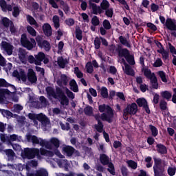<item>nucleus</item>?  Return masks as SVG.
Listing matches in <instances>:
<instances>
[{"label": "nucleus", "mask_w": 176, "mask_h": 176, "mask_svg": "<svg viewBox=\"0 0 176 176\" xmlns=\"http://www.w3.org/2000/svg\"><path fill=\"white\" fill-rule=\"evenodd\" d=\"M12 76L19 79V80H22V82H27L28 79V82L32 85L36 83L38 80L36 74L32 69H29L27 75H25L24 70L19 68L18 70H14L13 72Z\"/></svg>", "instance_id": "obj_1"}, {"label": "nucleus", "mask_w": 176, "mask_h": 176, "mask_svg": "<svg viewBox=\"0 0 176 176\" xmlns=\"http://www.w3.org/2000/svg\"><path fill=\"white\" fill-rule=\"evenodd\" d=\"M54 153L53 151H46L44 148H26L25 150V156L27 159H34L37 157V159H41V156H53Z\"/></svg>", "instance_id": "obj_2"}, {"label": "nucleus", "mask_w": 176, "mask_h": 176, "mask_svg": "<svg viewBox=\"0 0 176 176\" xmlns=\"http://www.w3.org/2000/svg\"><path fill=\"white\" fill-rule=\"evenodd\" d=\"M154 166L153 167L155 176H160L167 168L168 161L162 160L156 156H153Z\"/></svg>", "instance_id": "obj_3"}, {"label": "nucleus", "mask_w": 176, "mask_h": 176, "mask_svg": "<svg viewBox=\"0 0 176 176\" xmlns=\"http://www.w3.org/2000/svg\"><path fill=\"white\" fill-rule=\"evenodd\" d=\"M47 149H51L54 151L58 157L63 158L64 156L61 155L60 151H57L60 148V140L57 138H52L49 142L45 141V144L44 145Z\"/></svg>", "instance_id": "obj_4"}, {"label": "nucleus", "mask_w": 176, "mask_h": 176, "mask_svg": "<svg viewBox=\"0 0 176 176\" xmlns=\"http://www.w3.org/2000/svg\"><path fill=\"white\" fill-rule=\"evenodd\" d=\"M9 83L5 79L0 78V87H8ZM10 91L8 89H0V102H3L7 97L10 96Z\"/></svg>", "instance_id": "obj_5"}, {"label": "nucleus", "mask_w": 176, "mask_h": 176, "mask_svg": "<svg viewBox=\"0 0 176 176\" xmlns=\"http://www.w3.org/2000/svg\"><path fill=\"white\" fill-rule=\"evenodd\" d=\"M21 43L22 46L28 49V50H32V49L36 46V42L35 41V39L30 38V41L25 34H22L21 38Z\"/></svg>", "instance_id": "obj_6"}, {"label": "nucleus", "mask_w": 176, "mask_h": 176, "mask_svg": "<svg viewBox=\"0 0 176 176\" xmlns=\"http://www.w3.org/2000/svg\"><path fill=\"white\" fill-rule=\"evenodd\" d=\"M138 111L137 104L132 103L127 105L126 108L123 110V116L125 120L129 119V115H135Z\"/></svg>", "instance_id": "obj_7"}, {"label": "nucleus", "mask_w": 176, "mask_h": 176, "mask_svg": "<svg viewBox=\"0 0 176 176\" xmlns=\"http://www.w3.org/2000/svg\"><path fill=\"white\" fill-rule=\"evenodd\" d=\"M36 41L38 47H41V49H44L45 52H49V50H50L52 47L50 43L46 40L43 41L42 36H37L36 37Z\"/></svg>", "instance_id": "obj_8"}, {"label": "nucleus", "mask_w": 176, "mask_h": 176, "mask_svg": "<svg viewBox=\"0 0 176 176\" xmlns=\"http://www.w3.org/2000/svg\"><path fill=\"white\" fill-rule=\"evenodd\" d=\"M100 120L108 122V123H111L112 120H113V110L111 109L106 113L101 114V116H100Z\"/></svg>", "instance_id": "obj_9"}, {"label": "nucleus", "mask_w": 176, "mask_h": 176, "mask_svg": "<svg viewBox=\"0 0 176 176\" xmlns=\"http://www.w3.org/2000/svg\"><path fill=\"white\" fill-rule=\"evenodd\" d=\"M1 47L8 56H12V54H13V50L14 49V47L12 44L6 41H2Z\"/></svg>", "instance_id": "obj_10"}, {"label": "nucleus", "mask_w": 176, "mask_h": 176, "mask_svg": "<svg viewBox=\"0 0 176 176\" xmlns=\"http://www.w3.org/2000/svg\"><path fill=\"white\" fill-rule=\"evenodd\" d=\"M17 56L22 64H27V51L25 50L22 48L18 49Z\"/></svg>", "instance_id": "obj_11"}, {"label": "nucleus", "mask_w": 176, "mask_h": 176, "mask_svg": "<svg viewBox=\"0 0 176 176\" xmlns=\"http://www.w3.org/2000/svg\"><path fill=\"white\" fill-rule=\"evenodd\" d=\"M136 102L138 107H142L145 109L146 113H151V110H149V107H148V102L144 98H140L137 99Z\"/></svg>", "instance_id": "obj_12"}, {"label": "nucleus", "mask_w": 176, "mask_h": 176, "mask_svg": "<svg viewBox=\"0 0 176 176\" xmlns=\"http://www.w3.org/2000/svg\"><path fill=\"white\" fill-rule=\"evenodd\" d=\"M68 82H69L68 77L65 74H61L58 77L56 83L58 86L63 87V86H67V85H68Z\"/></svg>", "instance_id": "obj_13"}, {"label": "nucleus", "mask_w": 176, "mask_h": 176, "mask_svg": "<svg viewBox=\"0 0 176 176\" xmlns=\"http://www.w3.org/2000/svg\"><path fill=\"white\" fill-rule=\"evenodd\" d=\"M29 141L32 142V144H38L41 146H45L46 144V140H44L42 138H39L35 135H31L29 137Z\"/></svg>", "instance_id": "obj_14"}, {"label": "nucleus", "mask_w": 176, "mask_h": 176, "mask_svg": "<svg viewBox=\"0 0 176 176\" xmlns=\"http://www.w3.org/2000/svg\"><path fill=\"white\" fill-rule=\"evenodd\" d=\"M158 50H157V53H160V54H162L163 60H168L169 57V53L168 51H166L164 48L163 47V45H162V43H159L157 44Z\"/></svg>", "instance_id": "obj_15"}, {"label": "nucleus", "mask_w": 176, "mask_h": 176, "mask_svg": "<svg viewBox=\"0 0 176 176\" xmlns=\"http://www.w3.org/2000/svg\"><path fill=\"white\" fill-rule=\"evenodd\" d=\"M165 25L170 31H176V20L168 18L166 21Z\"/></svg>", "instance_id": "obj_16"}, {"label": "nucleus", "mask_w": 176, "mask_h": 176, "mask_svg": "<svg viewBox=\"0 0 176 176\" xmlns=\"http://www.w3.org/2000/svg\"><path fill=\"white\" fill-rule=\"evenodd\" d=\"M142 72L144 74V76L147 78V79H152L156 76L155 73L152 72V71L148 67H142Z\"/></svg>", "instance_id": "obj_17"}, {"label": "nucleus", "mask_w": 176, "mask_h": 176, "mask_svg": "<svg viewBox=\"0 0 176 176\" xmlns=\"http://www.w3.org/2000/svg\"><path fill=\"white\" fill-rule=\"evenodd\" d=\"M122 69L126 75H129V76H134L135 75V72H134V69L131 67V66L129 65V64H125V66H122Z\"/></svg>", "instance_id": "obj_18"}, {"label": "nucleus", "mask_w": 176, "mask_h": 176, "mask_svg": "<svg viewBox=\"0 0 176 176\" xmlns=\"http://www.w3.org/2000/svg\"><path fill=\"white\" fill-rule=\"evenodd\" d=\"M36 120H38V122H41L43 126H46V124H49V119H47V117L46 116L43 115V113L37 114Z\"/></svg>", "instance_id": "obj_19"}, {"label": "nucleus", "mask_w": 176, "mask_h": 176, "mask_svg": "<svg viewBox=\"0 0 176 176\" xmlns=\"http://www.w3.org/2000/svg\"><path fill=\"white\" fill-rule=\"evenodd\" d=\"M43 31L45 36H52V26L49 23H44L43 25Z\"/></svg>", "instance_id": "obj_20"}, {"label": "nucleus", "mask_w": 176, "mask_h": 176, "mask_svg": "<svg viewBox=\"0 0 176 176\" xmlns=\"http://www.w3.org/2000/svg\"><path fill=\"white\" fill-rule=\"evenodd\" d=\"M94 118L98 122V124L95 125V129L98 131L99 133H102V129H104V125L102 124V122H100V114H96L94 116Z\"/></svg>", "instance_id": "obj_21"}, {"label": "nucleus", "mask_w": 176, "mask_h": 176, "mask_svg": "<svg viewBox=\"0 0 176 176\" xmlns=\"http://www.w3.org/2000/svg\"><path fill=\"white\" fill-rule=\"evenodd\" d=\"M35 57V65H41L42 64V62L43 61V59L45 58V56L43 52H38V54L34 55Z\"/></svg>", "instance_id": "obj_22"}, {"label": "nucleus", "mask_w": 176, "mask_h": 176, "mask_svg": "<svg viewBox=\"0 0 176 176\" xmlns=\"http://www.w3.org/2000/svg\"><path fill=\"white\" fill-rule=\"evenodd\" d=\"M90 9H92L94 14H98L102 13V10L100 6H97V4L94 3H89Z\"/></svg>", "instance_id": "obj_23"}, {"label": "nucleus", "mask_w": 176, "mask_h": 176, "mask_svg": "<svg viewBox=\"0 0 176 176\" xmlns=\"http://www.w3.org/2000/svg\"><path fill=\"white\" fill-rule=\"evenodd\" d=\"M63 151L66 153L67 156H72L75 152V148L71 146H65L63 147Z\"/></svg>", "instance_id": "obj_24"}, {"label": "nucleus", "mask_w": 176, "mask_h": 176, "mask_svg": "<svg viewBox=\"0 0 176 176\" xmlns=\"http://www.w3.org/2000/svg\"><path fill=\"white\" fill-rule=\"evenodd\" d=\"M100 160L102 164L104 166H107V164H109V162H111V158L108 157V155L105 154H102L100 156Z\"/></svg>", "instance_id": "obj_25"}, {"label": "nucleus", "mask_w": 176, "mask_h": 176, "mask_svg": "<svg viewBox=\"0 0 176 176\" xmlns=\"http://www.w3.org/2000/svg\"><path fill=\"white\" fill-rule=\"evenodd\" d=\"M26 19L28 23H29L30 25H34L35 28H39V24L38 23V22H36L34 17L31 16V15H27Z\"/></svg>", "instance_id": "obj_26"}, {"label": "nucleus", "mask_w": 176, "mask_h": 176, "mask_svg": "<svg viewBox=\"0 0 176 176\" xmlns=\"http://www.w3.org/2000/svg\"><path fill=\"white\" fill-rule=\"evenodd\" d=\"M69 86L70 89L74 93H78V91H79V89L78 88V84L76 83V81L75 80L73 79L69 81Z\"/></svg>", "instance_id": "obj_27"}, {"label": "nucleus", "mask_w": 176, "mask_h": 176, "mask_svg": "<svg viewBox=\"0 0 176 176\" xmlns=\"http://www.w3.org/2000/svg\"><path fill=\"white\" fill-rule=\"evenodd\" d=\"M46 91L49 97H52L53 98H57V94H56V91H54V89L52 87H47L46 88Z\"/></svg>", "instance_id": "obj_28"}, {"label": "nucleus", "mask_w": 176, "mask_h": 176, "mask_svg": "<svg viewBox=\"0 0 176 176\" xmlns=\"http://www.w3.org/2000/svg\"><path fill=\"white\" fill-rule=\"evenodd\" d=\"M6 155L8 156V160L10 162H13V160H14V152L13 151V150L12 149H8V150H6L5 151Z\"/></svg>", "instance_id": "obj_29"}, {"label": "nucleus", "mask_w": 176, "mask_h": 176, "mask_svg": "<svg viewBox=\"0 0 176 176\" xmlns=\"http://www.w3.org/2000/svg\"><path fill=\"white\" fill-rule=\"evenodd\" d=\"M60 100V104L63 106V107H68V105L69 104V100L68 99V98H67V96H62L60 98H59Z\"/></svg>", "instance_id": "obj_30"}, {"label": "nucleus", "mask_w": 176, "mask_h": 176, "mask_svg": "<svg viewBox=\"0 0 176 176\" xmlns=\"http://www.w3.org/2000/svg\"><path fill=\"white\" fill-rule=\"evenodd\" d=\"M130 54V52H129L128 50L121 49L118 51V56L120 57H124L126 58V57H129V55Z\"/></svg>", "instance_id": "obj_31"}, {"label": "nucleus", "mask_w": 176, "mask_h": 176, "mask_svg": "<svg viewBox=\"0 0 176 176\" xmlns=\"http://www.w3.org/2000/svg\"><path fill=\"white\" fill-rule=\"evenodd\" d=\"M52 21L54 24V27L57 30L60 28V17L57 15H54L52 17Z\"/></svg>", "instance_id": "obj_32"}, {"label": "nucleus", "mask_w": 176, "mask_h": 176, "mask_svg": "<svg viewBox=\"0 0 176 176\" xmlns=\"http://www.w3.org/2000/svg\"><path fill=\"white\" fill-rule=\"evenodd\" d=\"M161 96L163 98H165V100H167L168 101H170V100H171V97H173V94H171V92L168 91H162Z\"/></svg>", "instance_id": "obj_33"}, {"label": "nucleus", "mask_w": 176, "mask_h": 176, "mask_svg": "<svg viewBox=\"0 0 176 176\" xmlns=\"http://www.w3.org/2000/svg\"><path fill=\"white\" fill-rule=\"evenodd\" d=\"M157 152H159V153H161L162 155H165V153H167V148L163 144H157Z\"/></svg>", "instance_id": "obj_34"}, {"label": "nucleus", "mask_w": 176, "mask_h": 176, "mask_svg": "<svg viewBox=\"0 0 176 176\" xmlns=\"http://www.w3.org/2000/svg\"><path fill=\"white\" fill-rule=\"evenodd\" d=\"M37 166L38 162L35 160L30 161L26 164V170L27 171H30V170H31V167H36Z\"/></svg>", "instance_id": "obj_35"}, {"label": "nucleus", "mask_w": 176, "mask_h": 176, "mask_svg": "<svg viewBox=\"0 0 176 176\" xmlns=\"http://www.w3.org/2000/svg\"><path fill=\"white\" fill-rule=\"evenodd\" d=\"M150 80L153 89H159V83H157V78H156V76L153 77L152 78H150Z\"/></svg>", "instance_id": "obj_36"}, {"label": "nucleus", "mask_w": 176, "mask_h": 176, "mask_svg": "<svg viewBox=\"0 0 176 176\" xmlns=\"http://www.w3.org/2000/svg\"><path fill=\"white\" fill-rule=\"evenodd\" d=\"M157 75L159 76L160 78H161V80H162V82H164V83H167L168 80L167 76H166V72L163 71H159L157 72Z\"/></svg>", "instance_id": "obj_37"}, {"label": "nucleus", "mask_w": 176, "mask_h": 176, "mask_svg": "<svg viewBox=\"0 0 176 176\" xmlns=\"http://www.w3.org/2000/svg\"><path fill=\"white\" fill-rule=\"evenodd\" d=\"M58 65H59V67L60 68H65V65H67V60L66 59H63V57H58Z\"/></svg>", "instance_id": "obj_38"}, {"label": "nucleus", "mask_w": 176, "mask_h": 176, "mask_svg": "<svg viewBox=\"0 0 176 176\" xmlns=\"http://www.w3.org/2000/svg\"><path fill=\"white\" fill-rule=\"evenodd\" d=\"M98 108L100 112H108L110 109H112L111 107L106 105L105 104L99 105Z\"/></svg>", "instance_id": "obj_39"}, {"label": "nucleus", "mask_w": 176, "mask_h": 176, "mask_svg": "<svg viewBox=\"0 0 176 176\" xmlns=\"http://www.w3.org/2000/svg\"><path fill=\"white\" fill-rule=\"evenodd\" d=\"M36 116H37V114H34V113L28 114L29 119H31V120H33L35 127L38 129L39 126H38V121H36Z\"/></svg>", "instance_id": "obj_40"}, {"label": "nucleus", "mask_w": 176, "mask_h": 176, "mask_svg": "<svg viewBox=\"0 0 176 176\" xmlns=\"http://www.w3.org/2000/svg\"><path fill=\"white\" fill-rule=\"evenodd\" d=\"M57 164L59 167H64L65 168H68V160H60L57 161Z\"/></svg>", "instance_id": "obj_41"}, {"label": "nucleus", "mask_w": 176, "mask_h": 176, "mask_svg": "<svg viewBox=\"0 0 176 176\" xmlns=\"http://www.w3.org/2000/svg\"><path fill=\"white\" fill-rule=\"evenodd\" d=\"M119 40L120 41V43H122V45H124V46H126V47H130V43H129V41L127 40V38L123 37V36H120L119 37Z\"/></svg>", "instance_id": "obj_42"}, {"label": "nucleus", "mask_w": 176, "mask_h": 176, "mask_svg": "<svg viewBox=\"0 0 176 176\" xmlns=\"http://www.w3.org/2000/svg\"><path fill=\"white\" fill-rule=\"evenodd\" d=\"M168 175L174 176L176 173V167L174 166H168L167 169Z\"/></svg>", "instance_id": "obj_43"}, {"label": "nucleus", "mask_w": 176, "mask_h": 176, "mask_svg": "<svg viewBox=\"0 0 176 176\" xmlns=\"http://www.w3.org/2000/svg\"><path fill=\"white\" fill-rule=\"evenodd\" d=\"M26 30L30 35H31L32 36H36V30H35L34 28L30 25H28Z\"/></svg>", "instance_id": "obj_44"}, {"label": "nucleus", "mask_w": 176, "mask_h": 176, "mask_svg": "<svg viewBox=\"0 0 176 176\" xmlns=\"http://www.w3.org/2000/svg\"><path fill=\"white\" fill-rule=\"evenodd\" d=\"M65 91L68 98H70V100H74V98H75V94L71 91L68 88H65Z\"/></svg>", "instance_id": "obj_45"}, {"label": "nucleus", "mask_w": 176, "mask_h": 176, "mask_svg": "<svg viewBox=\"0 0 176 176\" xmlns=\"http://www.w3.org/2000/svg\"><path fill=\"white\" fill-rule=\"evenodd\" d=\"M100 94L103 98H108V89L105 87H102L100 89Z\"/></svg>", "instance_id": "obj_46"}, {"label": "nucleus", "mask_w": 176, "mask_h": 176, "mask_svg": "<svg viewBox=\"0 0 176 176\" xmlns=\"http://www.w3.org/2000/svg\"><path fill=\"white\" fill-rule=\"evenodd\" d=\"M1 23L4 27H9L12 22L9 19L3 17L1 19Z\"/></svg>", "instance_id": "obj_47"}, {"label": "nucleus", "mask_w": 176, "mask_h": 176, "mask_svg": "<svg viewBox=\"0 0 176 176\" xmlns=\"http://www.w3.org/2000/svg\"><path fill=\"white\" fill-rule=\"evenodd\" d=\"M84 112L85 115H87L88 116H93V107L87 106L84 109Z\"/></svg>", "instance_id": "obj_48"}, {"label": "nucleus", "mask_w": 176, "mask_h": 176, "mask_svg": "<svg viewBox=\"0 0 176 176\" xmlns=\"http://www.w3.org/2000/svg\"><path fill=\"white\" fill-rule=\"evenodd\" d=\"M162 65H163V60H162L160 58H157L153 64V67L155 68H159V67H162Z\"/></svg>", "instance_id": "obj_49"}, {"label": "nucleus", "mask_w": 176, "mask_h": 176, "mask_svg": "<svg viewBox=\"0 0 176 176\" xmlns=\"http://www.w3.org/2000/svg\"><path fill=\"white\" fill-rule=\"evenodd\" d=\"M149 129L152 133V135L153 137H156L157 134H159V131H157V128L153 125H149Z\"/></svg>", "instance_id": "obj_50"}, {"label": "nucleus", "mask_w": 176, "mask_h": 176, "mask_svg": "<svg viewBox=\"0 0 176 176\" xmlns=\"http://www.w3.org/2000/svg\"><path fill=\"white\" fill-rule=\"evenodd\" d=\"M76 36L78 41H82V30L79 27L76 28Z\"/></svg>", "instance_id": "obj_51"}, {"label": "nucleus", "mask_w": 176, "mask_h": 176, "mask_svg": "<svg viewBox=\"0 0 176 176\" xmlns=\"http://www.w3.org/2000/svg\"><path fill=\"white\" fill-rule=\"evenodd\" d=\"M56 94L57 96V98H60L61 97H64V96H65V94H64V92L63 91V89H61V88L60 87H56Z\"/></svg>", "instance_id": "obj_52"}, {"label": "nucleus", "mask_w": 176, "mask_h": 176, "mask_svg": "<svg viewBox=\"0 0 176 176\" xmlns=\"http://www.w3.org/2000/svg\"><path fill=\"white\" fill-rule=\"evenodd\" d=\"M144 162L146 163V166L147 168H151V167H152V157H146L144 159Z\"/></svg>", "instance_id": "obj_53"}, {"label": "nucleus", "mask_w": 176, "mask_h": 176, "mask_svg": "<svg viewBox=\"0 0 176 176\" xmlns=\"http://www.w3.org/2000/svg\"><path fill=\"white\" fill-rule=\"evenodd\" d=\"M127 63L130 64V65H134L135 64V61L134 60V56L133 55H128L126 58H125Z\"/></svg>", "instance_id": "obj_54"}, {"label": "nucleus", "mask_w": 176, "mask_h": 176, "mask_svg": "<svg viewBox=\"0 0 176 176\" xmlns=\"http://www.w3.org/2000/svg\"><path fill=\"white\" fill-rule=\"evenodd\" d=\"M126 164H128L129 167L133 168V170H135L137 168V162L133 160L126 161Z\"/></svg>", "instance_id": "obj_55"}, {"label": "nucleus", "mask_w": 176, "mask_h": 176, "mask_svg": "<svg viewBox=\"0 0 176 176\" xmlns=\"http://www.w3.org/2000/svg\"><path fill=\"white\" fill-rule=\"evenodd\" d=\"M108 171L112 175H115V166H113V164L109 163L108 164Z\"/></svg>", "instance_id": "obj_56"}, {"label": "nucleus", "mask_w": 176, "mask_h": 176, "mask_svg": "<svg viewBox=\"0 0 176 176\" xmlns=\"http://www.w3.org/2000/svg\"><path fill=\"white\" fill-rule=\"evenodd\" d=\"M86 69H87V72H88V74L93 73V64L91 63V62H88L87 63Z\"/></svg>", "instance_id": "obj_57"}, {"label": "nucleus", "mask_w": 176, "mask_h": 176, "mask_svg": "<svg viewBox=\"0 0 176 176\" xmlns=\"http://www.w3.org/2000/svg\"><path fill=\"white\" fill-rule=\"evenodd\" d=\"M100 6H101L102 9L105 10L108 9V8H109V2H108V1H107V0H103L100 3Z\"/></svg>", "instance_id": "obj_58"}, {"label": "nucleus", "mask_w": 176, "mask_h": 176, "mask_svg": "<svg viewBox=\"0 0 176 176\" xmlns=\"http://www.w3.org/2000/svg\"><path fill=\"white\" fill-rule=\"evenodd\" d=\"M94 45H95V48L100 49L101 46V38L98 37H96L94 40Z\"/></svg>", "instance_id": "obj_59"}, {"label": "nucleus", "mask_w": 176, "mask_h": 176, "mask_svg": "<svg viewBox=\"0 0 176 176\" xmlns=\"http://www.w3.org/2000/svg\"><path fill=\"white\" fill-rule=\"evenodd\" d=\"M74 74L76 75L77 78H83V73L79 70V67H78L74 68Z\"/></svg>", "instance_id": "obj_60"}, {"label": "nucleus", "mask_w": 176, "mask_h": 176, "mask_svg": "<svg viewBox=\"0 0 176 176\" xmlns=\"http://www.w3.org/2000/svg\"><path fill=\"white\" fill-rule=\"evenodd\" d=\"M91 24L94 25V27L100 25V19L97 16H94L91 19Z\"/></svg>", "instance_id": "obj_61"}, {"label": "nucleus", "mask_w": 176, "mask_h": 176, "mask_svg": "<svg viewBox=\"0 0 176 176\" xmlns=\"http://www.w3.org/2000/svg\"><path fill=\"white\" fill-rule=\"evenodd\" d=\"M19 14H20V8L19 6H14L13 8L12 15L14 16V17H17Z\"/></svg>", "instance_id": "obj_62"}, {"label": "nucleus", "mask_w": 176, "mask_h": 176, "mask_svg": "<svg viewBox=\"0 0 176 176\" xmlns=\"http://www.w3.org/2000/svg\"><path fill=\"white\" fill-rule=\"evenodd\" d=\"M102 25L104 28V30H111V23H109V21L105 19L103 21Z\"/></svg>", "instance_id": "obj_63"}, {"label": "nucleus", "mask_w": 176, "mask_h": 176, "mask_svg": "<svg viewBox=\"0 0 176 176\" xmlns=\"http://www.w3.org/2000/svg\"><path fill=\"white\" fill-rule=\"evenodd\" d=\"M168 46H169L170 52L171 53L173 57L174 56H176V49L175 48V47L173 46V45H171V43H168Z\"/></svg>", "instance_id": "obj_64"}]
</instances>
